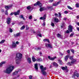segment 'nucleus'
<instances>
[{
	"label": "nucleus",
	"instance_id": "obj_1",
	"mask_svg": "<svg viewBox=\"0 0 79 79\" xmlns=\"http://www.w3.org/2000/svg\"><path fill=\"white\" fill-rule=\"evenodd\" d=\"M14 68H15L14 66H10L7 67L6 70H5L4 72L7 74H10L12 72V71L14 69Z\"/></svg>",
	"mask_w": 79,
	"mask_h": 79
},
{
	"label": "nucleus",
	"instance_id": "obj_4",
	"mask_svg": "<svg viewBox=\"0 0 79 79\" xmlns=\"http://www.w3.org/2000/svg\"><path fill=\"white\" fill-rule=\"evenodd\" d=\"M20 12V11L19 10L16 12H14V13L12 12L10 14V15H13V14L15 15H19Z\"/></svg>",
	"mask_w": 79,
	"mask_h": 79
},
{
	"label": "nucleus",
	"instance_id": "obj_58",
	"mask_svg": "<svg viewBox=\"0 0 79 79\" xmlns=\"http://www.w3.org/2000/svg\"><path fill=\"white\" fill-rule=\"evenodd\" d=\"M20 76V75H17V77H19Z\"/></svg>",
	"mask_w": 79,
	"mask_h": 79
},
{
	"label": "nucleus",
	"instance_id": "obj_61",
	"mask_svg": "<svg viewBox=\"0 0 79 79\" xmlns=\"http://www.w3.org/2000/svg\"><path fill=\"white\" fill-rule=\"evenodd\" d=\"M66 20V18H64L63 19V20H64V21H65V20Z\"/></svg>",
	"mask_w": 79,
	"mask_h": 79
},
{
	"label": "nucleus",
	"instance_id": "obj_50",
	"mask_svg": "<svg viewBox=\"0 0 79 79\" xmlns=\"http://www.w3.org/2000/svg\"><path fill=\"white\" fill-rule=\"evenodd\" d=\"M16 44L17 45H18V44H19V42L18 41H17L16 42Z\"/></svg>",
	"mask_w": 79,
	"mask_h": 79
},
{
	"label": "nucleus",
	"instance_id": "obj_19",
	"mask_svg": "<svg viewBox=\"0 0 79 79\" xmlns=\"http://www.w3.org/2000/svg\"><path fill=\"white\" fill-rule=\"evenodd\" d=\"M32 59L33 62H35V61H36L37 59H35V58L34 56H33L32 57Z\"/></svg>",
	"mask_w": 79,
	"mask_h": 79
},
{
	"label": "nucleus",
	"instance_id": "obj_30",
	"mask_svg": "<svg viewBox=\"0 0 79 79\" xmlns=\"http://www.w3.org/2000/svg\"><path fill=\"white\" fill-rule=\"evenodd\" d=\"M5 42V40H2L0 42V44H3Z\"/></svg>",
	"mask_w": 79,
	"mask_h": 79
},
{
	"label": "nucleus",
	"instance_id": "obj_27",
	"mask_svg": "<svg viewBox=\"0 0 79 79\" xmlns=\"http://www.w3.org/2000/svg\"><path fill=\"white\" fill-rule=\"evenodd\" d=\"M47 8L49 10H52V9H53V7L52 6H48Z\"/></svg>",
	"mask_w": 79,
	"mask_h": 79
},
{
	"label": "nucleus",
	"instance_id": "obj_6",
	"mask_svg": "<svg viewBox=\"0 0 79 79\" xmlns=\"http://www.w3.org/2000/svg\"><path fill=\"white\" fill-rule=\"evenodd\" d=\"M34 6H37V5H39L40 7L42 6V4L40 3V1H38L36 3L34 4Z\"/></svg>",
	"mask_w": 79,
	"mask_h": 79
},
{
	"label": "nucleus",
	"instance_id": "obj_21",
	"mask_svg": "<svg viewBox=\"0 0 79 79\" xmlns=\"http://www.w3.org/2000/svg\"><path fill=\"white\" fill-rule=\"evenodd\" d=\"M17 47L16 44L15 43H13L12 45V47Z\"/></svg>",
	"mask_w": 79,
	"mask_h": 79
},
{
	"label": "nucleus",
	"instance_id": "obj_51",
	"mask_svg": "<svg viewBox=\"0 0 79 79\" xmlns=\"http://www.w3.org/2000/svg\"><path fill=\"white\" fill-rule=\"evenodd\" d=\"M45 25V22H44L43 23V26H44Z\"/></svg>",
	"mask_w": 79,
	"mask_h": 79
},
{
	"label": "nucleus",
	"instance_id": "obj_48",
	"mask_svg": "<svg viewBox=\"0 0 79 79\" xmlns=\"http://www.w3.org/2000/svg\"><path fill=\"white\" fill-rule=\"evenodd\" d=\"M59 17H61V14L60 13H59Z\"/></svg>",
	"mask_w": 79,
	"mask_h": 79
},
{
	"label": "nucleus",
	"instance_id": "obj_56",
	"mask_svg": "<svg viewBox=\"0 0 79 79\" xmlns=\"http://www.w3.org/2000/svg\"><path fill=\"white\" fill-rule=\"evenodd\" d=\"M69 9L72 10H73V8L72 7H71L70 6H69Z\"/></svg>",
	"mask_w": 79,
	"mask_h": 79
},
{
	"label": "nucleus",
	"instance_id": "obj_32",
	"mask_svg": "<svg viewBox=\"0 0 79 79\" xmlns=\"http://www.w3.org/2000/svg\"><path fill=\"white\" fill-rule=\"evenodd\" d=\"M42 59L40 58H38L36 59V61H40Z\"/></svg>",
	"mask_w": 79,
	"mask_h": 79
},
{
	"label": "nucleus",
	"instance_id": "obj_53",
	"mask_svg": "<svg viewBox=\"0 0 79 79\" xmlns=\"http://www.w3.org/2000/svg\"><path fill=\"white\" fill-rule=\"evenodd\" d=\"M76 29H77V30L79 32V27H77Z\"/></svg>",
	"mask_w": 79,
	"mask_h": 79
},
{
	"label": "nucleus",
	"instance_id": "obj_22",
	"mask_svg": "<svg viewBox=\"0 0 79 79\" xmlns=\"http://www.w3.org/2000/svg\"><path fill=\"white\" fill-rule=\"evenodd\" d=\"M43 41L44 42H48V43H49V42H50L49 41V40L48 39H44Z\"/></svg>",
	"mask_w": 79,
	"mask_h": 79
},
{
	"label": "nucleus",
	"instance_id": "obj_28",
	"mask_svg": "<svg viewBox=\"0 0 79 79\" xmlns=\"http://www.w3.org/2000/svg\"><path fill=\"white\" fill-rule=\"evenodd\" d=\"M18 72L17 71L15 72L14 73H13V74L14 76H15V75H16L17 74H18Z\"/></svg>",
	"mask_w": 79,
	"mask_h": 79
},
{
	"label": "nucleus",
	"instance_id": "obj_24",
	"mask_svg": "<svg viewBox=\"0 0 79 79\" xmlns=\"http://www.w3.org/2000/svg\"><path fill=\"white\" fill-rule=\"evenodd\" d=\"M20 33H17L15 35V37H19L20 35Z\"/></svg>",
	"mask_w": 79,
	"mask_h": 79
},
{
	"label": "nucleus",
	"instance_id": "obj_45",
	"mask_svg": "<svg viewBox=\"0 0 79 79\" xmlns=\"http://www.w3.org/2000/svg\"><path fill=\"white\" fill-rule=\"evenodd\" d=\"M10 32H13V30L11 28H10Z\"/></svg>",
	"mask_w": 79,
	"mask_h": 79
},
{
	"label": "nucleus",
	"instance_id": "obj_17",
	"mask_svg": "<svg viewBox=\"0 0 79 79\" xmlns=\"http://www.w3.org/2000/svg\"><path fill=\"white\" fill-rule=\"evenodd\" d=\"M53 66H54L55 67H58V64L56 62H53Z\"/></svg>",
	"mask_w": 79,
	"mask_h": 79
},
{
	"label": "nucleus",
	"instance_id": "obj_2",
	"mask_svg": "<svg viewBox=\"0 0 79 79\" xmlns=\"http://www.w3.org/2000/svg\"><path fill=\"white\" fill-rule=\"evenodd\" d=\"M21 58H22V54L19 53H18L16 54V63L17 64H19V59H21Z\"/></svg>",
	"mask_w": 79,
	"mask_h": 79
},
{
	"label": "nucleus",
	"instance_id": "obj_47",
	"mask_svg": "<svg viewBox=\"0 0 79 79\" xmlns=\"http://www.w3.org/2000/svg\"><path fill=\"white\" fill-rule=\"evenodd\" d=\"M64 13H65V14H67V13H68V11H64Z\"/></svg>",
	"mask_w": 79,
	"mask_h": 79
},
{
	"label": "nucleus",
	"instance_id": "obj_44",
	"mask_svg": "<svg viewBox=\"0 0 79 79\" xmlns=\"http://www.w3.org/2000/svg\"><path fill=\"white\" fill-rule=\"evenodd\" d=\"M54 15H55V16L58 17V16H59V15L57 14H55Z\"/></svg>",
	"mask_w": 79,
	"mask_h": 79
},
{
	"label": "nucleus",
	"instance_id": "obj_39",
	"mask_svg": "<svg viewBox=\"0 0 79 79\" xmlns=\"http://www.w3.org/2000/svg\"><path fill=\"white\" fill-rule=\"evenodd\" d=\"M51 25L53 27H54V26H55V24L53 23L52 22H51Z\"/></svg>",
	"mask_w": 79,
	"mask_h": 79
},
{
	"label": "nucleus",
	"instance_id": "obj_35",
	"mask_svg": "<svg viewBox=\"0 0 79 79\" xmlns=\"http://www.w3.org/2000/svg\"><path fill=\"white\" fill-rule=\"evenodd\" d=\"M74 32H73L70 34V37H73V35H74Z\"/></svg>",
	"mask_w": 79,
	"mask_h": 79
},
{
	"label": "nucleus",
	"instance_id": "obj_5",
	"mask_svg": "<svg viewBox=\"0 0 79 79\" xmlns=\"http://www.w3.org/2000/svg\"><path fill=\"white\" fill-rule=\"evenodd\" d=\"M70 59L71 60H72V61L71 62V63H72V64H74V63H75V62H76V60L73 59V56H70Z\"/></svg>",
	"mask_w": 79,
	"mask_h": 79
},
{
	"label": "nucleus",
	"instance_id": "obj_16",
	"mask_svg": "<svg viewBox=\"0 0 79 79\" xmlns=\"http://www.w3.org/2000/svg\"><path fill=\"white\" fill-rule=\"evenodd\" d=\"M5 63H6V61H2L1 63H0V67H1V66H2V65L4 64H5Z\"/></svg>",
	"mask_w": 79,
	"mask_h": 79
},
{
	"label": "nucleus",
	"instance_id": "obj_14",
	"mask_svg": "<svg viewBox=\"0 0 79 79\" xmlns=\"http://www.w3.org/2000/svg\"><path fill=\"white\" fill-rule=\"evenodd\" d=\"M27 61L28 63L31 64V59L30 58H27Z\"/></svg>",
	"mask_w": 79,
	"mask_h": 79
},
{
	"label": "nucleus",
	"instance_id": "obj_46",
	"mask_svg": "<svg viewBox=\"0 0 79 79\" xmlns=\"http://www.w3.org/2000/svg\"><path fill=\"white\" fill-rule=\"evenodd\" d=\"M65 33H66V34H68V33H69V31L68 30H67L66 31Z\"/></svg>",
	"mask_w": 79,
	"mask_h": 79
},
{
	"label": "nucleus",
	"instance_id": "obj_13",
	"mask_svg": "<svg viewBox=\"0 0 79 79\" xmlns=\"http://www.w3.org/2000/svg\"><path fill=\"white\" fill-rule=\"evenodd\" d=\"M12 6L13 5H11L10 6H6L5 7V8L7 10H8L9 9H10L11 7H12Z\"/></svg>",
	"mask_w": 79,
	"mask_h": 79
},
{
	"label": "nucleus",
	"instance_id": "obj_31",
	"mask_svg": "<svg viewBox=\"0 0 79 79\" xmlns=\"http://www.w3.org/2000/svg\"><path fill=\"white\" fill-rule=\"evenodd\" d=\"M25 26L23 25L22 27L20 28V30H23L25 28Z\"/></svg>",
	"mask_w": 79,
	"mask_h": 79
},
{
	"label": "nucleus",
	"instance_id": "obj_52",
	"mask_svg": "<svg viewBox=\"0 0 79 79\" xmlns=\"http://www.w3.org/2000/svg\"><path fill=\"white\" fill-rule=\"evenodd\" d=\"M29 78L30 79H32V76L31 75H30L29 76Z\"/></svg>",
	"mask_w": 79,
	"mask_h": 79
},
{
	"label": "nucleus",
	"instance_id": "obj_3",
	"mask_svg": "<svg viewBox=\"0 0 79 79\" xmlns=\"http://www.w3.org/2000/svg\"><path fill=\"white\" fill-rule=\"evenodd\" d=\"M40 69L43 74L45 75H46L47 72L45 71L47 70V68L46 67H44L43 65H41L40 66Z\"/></svg>",
	"mask_w": 79,
	"mask_h": 79
},
{
	"label": "nucleus",
	"instance_id": "obj_57",
	"mask_svg": "<svg viewBox=\"0 0 79 79\" xmlns=\"http://www.w3.org/2000/svg\"><path fill=\"white\" fill-rule=\"evenodd\" d=\"M53 1V0H50L49 2H52Z\"/></svg>",
	"mask_w": 79,
	"mask_h": 79
},
{
	"label": "nucleus",
	"instance_id": "obj_36",
	"mask_svg": "<svg viewBox=\"0 0 79 79\" xmlns=\"http://www.w3.org/2000/svg\"><path fill=\"white\" fill-rule=\"evenodd\" d=\"M59 63L60 64H63V62H62V60H59Z\"/></svg>",
	"mask_w": 79,
	"mask_h": 79
},
{
	"label": "nucleus",
	"instance_id": "obj_11",
	"mask_svg": "<svg viewBox=\"0 0 79 79\" xmlns=\"http://www.w3.org/2000/svg\"><path fill=\"white\" fill-rule=\"evenodd\" d=\"M61 2V1H59L58 2H56L55 3L53 4V6H57Z\"/></svg>",
	"mask_w": 79,
	"mask_h": 79
},
{
	"label": "nucleus",
	"instance_id": "obj_34",
	"mask_svg": "<svg viewBox=\"0 0 79 79\" xmlns=\"http://www.w3.org/2000/svg\"><path fill=\"white\" fill-rule=\"evenodd\" d=\"M79 73H76V74H74V76H77V77H79Z\"/></svg>",
	"mask_w": 79,
	"mask_h": 79
},
{
	"label": "nucleus",
	"instance_id": "obj_29",
	"mask_svg": "<svg viewBox=\"0 0 79 79\" xmlns=\"http://www.w3.org/2000/svg\"><path fill=\"white\" fill-rule=\"evenodd\" d=\"M69 56H65L64 57V60L65 61H67L68 60V57Z\"/></svg>",
	"mask_w": 79,
	"mask_h": 79
},
{
	"label": "nucleus",
	"instance_id": "obj_40",
	"mask_svg": "<svg viewBox=\"0 0 79 79\" xmlns=\"http://www.w3.org/2000/svg\"><path fill=\"white\" fill-rule=\"evenodd\" d=\"M29 29V27L28 25H26V30H28Z\"/></svg>",
	"mask_w": 79,
	"mask_h": 79
},
{
	"label": "nucleus",
	"instance_id": "obj_20",
	"mask_svg": "<svg viewBox=\"0 0 79 79\" xmlns=\"http://www.w3.org/2000/svg\"><path fill=\"white\" fill-rule=\"evenodd\" d=\"M37 35L38 36H39V37H42V34H40V31L38 32V33L37 34Z\"/></svg>",
	"mask_w": 79,
	"mask_h": 79
},
{
	"label": "nucleus",
	"instance_id": "obj_10",
	"mask_svg": "<svg viewBox=\"0 0 79 79\" xmlns=\"http://www.w3.org/2000/svg\"><path fill=\"white\" fill-rule=\"evenodd\" d=\"M74 28L73 26H72L71 25H69V32H73V29Z\"/></svg>",
	"mask_w": 79,
	"mask_h": 79
},
{
	"label": "nucleus",
	"instance_id": "obj_55",
	"mask_svg": "<svg viewBox=\"0 0 79 79\" xmlns=\"http://www.w3.org/2000/svg\"><path fill=\"white\" fill-rule=\"evenodd\" d=\"M67 53H68L69 54V50H68L67 51Z\"/></svg>",
	"mask_w": 79,
	"mask_h": 79
},
{
	"label": "nucleus",
	"instance_id": "obj_26",
	"mask_svg": "<svg viewBox=\"0 0 79 79\" xmlns=\"http://www.w3.org/2000/svg\"><path fill=\"white\" fill-rule=\"evenodd\" d=\"M57 36L58 37H59V38H62V35H61L59 34H57Z\"/></svg>",
	"mask_w": 79,
	"mask_h": 79
},
{
	"label": "nucleus",
	"instance_id": "obj_33",
	"mask_svg": "<svg viewBox=\"0 0 79 79\" xmlns=\"http://www.w3.org/2000/svg\"><path fill=\"white\" fill-rule=\"evenodd\" d=\"M40 11H42L44 10V7H40Z\"/></svg>",
	"mask_w": 79,
	"mask_h": 79
},
{
	"label": "nucleus",
	"instance_id": "obj_59",
	"mask_svg": "<svg viewBox=\"0 0 79 79\" xmlns=\"http://www.w3.org/2000/svg\"><path fill=\"white\" fill-rule=\"evenodd\" d=\"M77 19H79V15L77 16Z\"/></svg>",
	"mask_w": 79,
	"mask_h": 79
},
{
	"label": "nucleus",
	"instance_id": "obj_43",
	"mask_svg": "<svg viewBox=\"0 0 79 79\" xmlns=\"http://www.w3.org/2000/svg\"><path fill=\"white\" fill-rule=\"evenodd\" d=\"M27 10H30V9L31 8V6H29L27 7Z\"/></svg>",
	"mask_w": 79,
	"mask_h": 79
},
{
	"label": "nucleus",
	"instance_id": "obj_12",
	"mask_svg": "<svg viewBox=\"0 0 79 79\" xmlns=\"http://www.w3.org/2000/svg\"><path fill=\"white\" fill-rule=\"evenodd\" d=\"M45 46L47 47H49L50 48H52V45L50 44H45Z\"/></svg>",
	"mask_w": 79,
	"mask_h": 79
},
{
	"label": "nucleus",
	"instance_id": "obj_37",
	"mask_svg": "<svg viewBox=\"0 0 79 79\" xmlns=\"http://www.w3.org/2000/svg\"><path fill=\"white\" fill-rule=\"evenodd\" d=\"M70 51L73 53V54H74V50L72 49L70 50Z\"/></svg>",
	"mask_w": 79,
	"mask_h": 79
},
{
	"label": "nucleus",
	"instance_id": "obj_54",
	"mask_svg": "<svg viewBox=\"0 0 79 79\" xmlns=\"http://www.w3.org/2000/svg\"><path fill=\"white\" fill-rule=\"evenodd\" d=\"M39 53H40V56H42V52H40Z\"/></svg>",
	"mask_w": 79,
	"mask_h": 79
},
{
	"label": "nucleus",
	"instance_id": "obj_60",
	"mask_svg": "<svg viewBox=\"0 0 79 79\" xmlns=\"http://www.w3.org/2000/svg\"><path fill=\"white\" fill-rule=\"evenodd\" d=\"M2 12H4V10L3 9H2L1 10Z\"/></svg>",
	"mask_w": 79,
	"mask_h": 79
},
{
	"label": "nucleus",
	"instance_id": "obj_62",
	"mask_svg": "<svg viewBox=\"0 0 79 79\" xmlns=\"http://www.w3.org/2000/svg\"><path fill=\"white\" fill-rule=\"evenodd\" d=\"M77 24L78 25V26H79V23H77Z\"/></svg>",
	"mask_w": 79,
	"mask_h": 79
},
{
	"label": "nucleus",
	"instance_id": "obj_41",
	"mask_svg": "<svg viewBox=\"0 0 79 79\" xmlns=\"http://www.w3.org/2000/svg\"><path fill=\"white\" fill-rule=\"evenodd\" d=\"M79 4L78 3L76 4V7L77 8H79Z\"/></svg>",
	"mask_w": 79,
	"mask_h": 79
},
{
	"label": "nucleus",
	"instance_id": "obj_18",
	"mask_svg": "<svg viewBox=\"0 0 79 79\" xmlns=\"http://www.w3.org/2000/svg\"><path fill=\"white\" fill-rule=\"evenodd\" d=\"M54 21L56 23H58V21H59V20H58V18H55L54 19Z\"/></svg>",
	"mask_w": 79,
	"mask_h": 79
},
{
	"label": "nucleus",
	"instance_id": "obj_7",
	"mask_svg": "<svg viewBox=\"0 0 79 79\" xmlns=\"http://www.w3.org/2000/svg\"><path fill=\"white\" fill-rule=\"evenodd\" d=\"M48 58L49 60H52V61H53L56 58V57H50V56H48Z\"/></svg>",
	"mask_w": 79,
	"mask_h": 79
},
{
	"label": "nucleus",
	"instance_id": "obj_38",
	"mask_svg": "<svg viewBox=\"0 0 79 79\" xmlns=\"http://www.w3.org/2000/svg\"><path fill=\"white\" fill-rule=\"evenodd\" d=\"M5 15H8V10H6L5 12Z\"/></svg>",
	"mask_w": 79,
	"mask_h": 79
},
{
	"label": "nucleus",
	"instance_id": "obj_15",
	"mask_svg": "<svg viewBox=\"0 0 79 79\" xmlns=\"http://www.w3.org/2000/svg\"><path fill=\"white\" fill-rule=\"evenodd\" d=\"M35 68L36 70H38V64L37 63H36L35 64Z\"/></svg>",
	"mask_w": 79,
	"mask_h": 79
},
{
	"label": "nucleus",
	"instance_id": "obj_9",
	"mask_svg": "<svg viewBox=\"0 0 79 79\" xmlns=\"http://www.w3.org/2000/svg\"><path fill=\"white\" fill-rule=\"evenodd\" d=\"M46 15H44L43 17H41L40 18V19H42L44 21H45V19H46Z\"/></svg>",
	"mask_w": 79,
	"mask_h": 79
},
{
	"label": "nucleus",
	"instance_id": "obj_63",
	"mask_svg": "<svg viewBox=\"0 0 79 79\" xmlns=\"http://www.w3.org/2000/svg\"><path fill=\"white\" fill-rule=\"evenodd\" d=\"M74 44V42H72V45H73V44Z\"/></svg>",
	"mask_w": 79,
	"mask_h": 79
},
{
	"label": "nucleus",
	"instance_id": "obj_42",
	"mask_svg": "<svg viewBox=\"0 0 79 79\" xmlns=\"http://www.w3.org/2000/svg\"><path fill=\"white\" fill-rule=\"evenodd\" d=\"M35 49H36V50H40L41 49V48L38 47L37 48H35Z\"/></svg>",
	"mask_w": 79,
	"mask_h": 79
},
{
	"label": "nucleus",
	"instance_id": "obj_25",
	"mask_svg": "<svg viewBox=\"0 0 79 79\" xmlns=\"http://www.w3.org/2000/svg\"><path fill=\"white\" fill-rule=\"evenodd\" d=\"M62 69L63 70H66L67 69V66H66L65 67H62Z\"/></svg>",
	"mask_w": 79,
	"mask_h": 79
},
{
	"label": "nucleus",
	"instance_id": "obj_8",
	"mask_svg": "<svg viewBox=\"0 0 79 79\" xmlns=\"http://www.w3.org/2000/svg\"><path fill=\"white\" fill-rule=\"evenodd\" d=\"M11 23V18H8L7 19V24H10Z\"/></svg>",
	"mask_w": 79,
	"mask_h": 79
},
{
	"label": "nucleus",
	"instance_id": "obj_23",
	"mask_svg": "<svg viewBox=\"0 0 79 79\" xmlns=\"http://www.w3.org/2000/svg\"><path fill=\"white\" fill-rule=\"evenodd\" d=\"M19 17L20 18H21L22 19H23V20H26V19H25V18H24V17H23V15H21L20 16H19Z\"/></svg>",
	"mask_w": 79,
	"mask_h": 79
},
{
	"label": "nucleus",
	"instance_id": "obj_64",
	"mask_svg": "<svg viewBox=\"0 0 79 79\" xmlns=\"http://www.w3.org/2000/svg\"><path fill=\"white\" fill-rule=\"evenodd\" d=\"M12 25H14V24H15V23H12Z\"/></svg>",
	"mask_w": 79,
	"mask_h": 79
},
{
	"label": "nucleus",
	"instance_id": "obj_49",
	"mask_svg": "<svg viewBox=\"0 0 79 79\" xmlns=\"http://www.w3.org/2000/svg\"><path fill=\"white\" fill-rule=\"evenodd\" d=\"M29 19H32V16L31 15L29 17Z\"/></svg>",
	"mask_w": 79,
	"mask_h": 79
}]
</instances>
